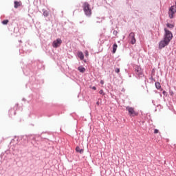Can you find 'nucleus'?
<instances>
[{"label": "nucleus", "instance_id": "nucleus-9", "mask_svg": "<svg viewBox=\"0 0 176 176\" xmlns=\"http://www.w3.org/2000/svg\"><path fill=\"white\" fill-rule=\"evenodd\" d=\"M76 152H78V153L82 154V153H83V152H85V151L82 148L80 149V147L76 146Z\"/></svg>", "mask_w": 176, "mask_h": 176}, {"label": "nucleus", "instance_id": "nucleus-1", "mask_svg": "<svg viewBox=\"0 0 176 176\" xmlns=\"http://www.w3.org/2000/svg\"><path fill=\"white\" fill-rule=\"evenodd\" d=\"M82 8L85 14H86L88 17H90L91 16V8H90V4H89L87 2L83 3Z\"/></svg>", "mask_w": 176, "mask_h": 176}, {"label": "nucleus", "instance_id": "nucleus-22", "mask_svg": "<svg viewBox=\"0 0 176 176\" xmlns=\"http://www.w3.org/2000/svg\"><path fill=\"white\" fill-rule=\"evenodd\" d=\"M93 90H97V88L96 87H92Z\"/></svg>", "mask_w": 176, "mask_h": 176}, {"label": "nucleus", "instance_id": "nucleus-11", "mask_svg": "<svg viewBox=\"0 0 176 176\" xmlns=\"http://www.w3.org/2000/svg\"><path fill=\"white\" fill-rule=\"evenodd\" d=\"M78 69L80 72H81L82 74H84V72L86 71V69L85 67H83L82 66H80L78 67Z\"/></svg>", "mask_w": 176, "mask_h": 176}, {"label": "nucleus", "instance_id": "nucleus-12", "mask_svg": "<svg viewBox=\"0 0 176 176\" xmlns=\"http://www.w3.org/2000/svg\"><path fill=\"white\" fill-rule=\"evenodd\" d=\"M78 56L80 60H83L85 58V55L83 54V52H78Z\"/></svg>", "mask_w": 176, "mask_h": 176}, {"label": "nucleus", "instance_id": "nucleus-5", "mask_svg": "<svg viewBox=\"0 0 176 176\" xmlns=\"http://www.w3.org/2000/svg\"><path fill=\"white\" fill-rule=\"evenodd\" d=\"M176 13V7L175 6H172L168 10V14L170 19H174V14Z\"/></svg>", "mask_w": 176, "mask_h": 176}, {"label": "nucleus", "instance_id": "nucleus-17", "mask_svg": "<svg viewBox=\"0 0 176 176\" xmlns=\"http://www.w3.org/2000/svg\"><path fill=\"white\" fill-rule=\"evenodd\" d=\"M99 94H101L102 96H105V93H104V90L101 89L100 91H99Z\"/></svg>", "mask_w": 176, "mask_h": 176}, {"label": "nucleus", "instance_id": "nucleus-18", "mask_svg": "<svg viewBox=\"0 0 176 176\" xmlns=\"http://www.w3.org/2000/svg\"><path fill=\"white\" fill-rule=\"evenodd\" d=\"M115 72H116V74H119V73L120 72V69L116 68V69H115Z\"/></svg>", "mask_w": 176, "mask_h": 176}, {"label": "nucleus", "instance_id": "nucleus-23", "mask_svg": "<svg viewBox=\"0 0 176 176\" xmlns=\"http://www.w3.org/2000/svg\"><path fill=\"white\" fill-rule=\"evenodd\" d=\"M44 16H47V13L44 12Z\"/></svg>", "mask_w": 176, "mask_h": 176}, {"label": "nucleus", "instance_id": "nucleus-8", "mask_svg": "<svg viewBox=\"0 0 176 176\" xmlns=\"http://www.w3.org/2000/svg\"><path fill=\"white\" fill-rule=\"evenodd\" d=\"M129 41H130V43H131V45H134L136 42L135 41V34H134V32H131L129 34Z\"/></svg>", "mask_w": 176, "mask_h": 176}, {"label": "nucleus", "instance_id": "nucleus-3", "mask_svg": "<svg viewBox=\"0 0 176 176\" xmlns=\"http://www.w3.org/2000/svg\"><path fill=\"white\" fill-rule=\"evenodd\" d=\"M135 74L137 76H139V78H142V76H144V72L140 66H135Z\"/></svg>", "mask_w": 176, "mask_h": 176}, {"label": "nucleus", "instance_id": "nucleus-15", "mask_svg": "<svg viewBox=\"0 0 176 176\" xmlns=\"http://www.w3.org/2000/svg\"><path fill=\"white\" fill-rule=\"evenodd\" d=\"M166 26L168 27V28H174V25L171 23H167Z\"/></svg>", "mask_w": 176, "mask_h": 176}, {"label": "nucleus", "instance_id": "nucleus-4", "mask_svg": "<svg viewBox=\"0 0 176 176\" xmlns=\"http://www.w3.org/2000/svg\"><path fill=\"white\" fill-rule=\"evenodd\" d=\"M126 111H128L130 116H138V113L134 110L133 107H126Z\"/></svg>", "mask_w": 176, "mask_h": 176}, {"label": "nucleus", "instance_id": "nucleus-14", "mask_svg": "<svg viewBox=\"0 0 176 176\" xmlns=\"http://www.w3.org/2000/svg\"><path fill=\"white\" fill-rule=\"evenodd\" d=\"M155 87H156V89H157V90H159V89H160L162 87L160 82H155Z\"/></svg>", "mask_w": 176, "mask_h": 176}, {"label": "nucleus", "instance_id": "nucleus-24", "mask_svg": "<svg viewBox=\"0 0 176 176\" xmlns=\"http://www.w3.org/2000/svg\"><path fill=\"white\" fill-rule=\"evenodd\" d=\"M100 83H101V85H102L104 83V80H101Z\"/></svg>", "mask_w": 176, "mask_h": 176}, {"label": "nucleus", "instance_id": "nucleus-20", "mask_svg": "<svg viewBox=\"0 0 176 176\" xmlns=\"http://www.w3.org/2000/svg\"><path fill=\"white\" fill-rule=\"evenodd\" d=\"M157 133H159V131L157 129H155L154 130V133L157 134Z\"/></svg>", "mask_w": 176, "mask_h": 176}, {"label": "nucleus", "instance_id": "nucleus-2", "mask_svg": "<svg viewBox=\"0 0 176 176\" xmlns=\"http://www.w3.org/2000/svg\"><path fill=\"white\" fill-rule=\"evenodd\" d=\"M164 39L168 41V42H170L171 39H173V33L167 28H164Z\"/></svg>", "mask_w": 176, "mask_h": 176}, {"label": "nucleus", "instance_id": "nucleus-6", "mask_svg": "<svg viewBox=\"0 0 176 176\" xmlns=\"http://www.w3.org/2000/svg\"><path fill=\"white\" fill-rule=\"evenodd\" d=\"M170 43V41H168L166 39H163L160 42L159 47L160 49H163L164 47H166L168 44Z\"/></svg>", "mask_w": 176, "mask_h": 176}, {"label": "nucleus", "instance_id": "nucleus-16", "mask_svg": "<svg viewBox=\"0 0 176 176\" xmlns=\"http://www.w3.org/2000/svg\"><path fill=\"white\" fill-rule=\"evenodd\" d=\"M8 23H9V20H8V19L2 21V24H3L4 25H6V24H8Z\"/></svg>", "mask_w": 176, "mask_h": 176}, {"label": "nucleus", "instance_id": "nucleus-25", "mask_svg": "<svg viewBox=\"0 0 176 176\" xmlns=\"http://www.w3.org/2000/svg\"><path fill=\"white\" fill-rule=\"evenodd\" d=\"M96 104H97V105H100V103L98 102Z\"/></svg>", "mask_w": 176, "mask_h": 176}, {"label": "nucleus", "instance_id": "nucleus-19", "mask_svg": "<svg viewBox=\"0 0 176 176\" xmlns=\"http://www.w3.org/2000/svg\"><path fill=\"white\" fill-rule=\"evenodd\" d=\"M85 57H89V52L88 51H85Z\"/></svg>", "mask_w": 176, "mask_h": 176}, {"label": "nucleus", "instance_id": "nucleus-10", "mask_svg": "<svg viewBox=\"0 0 176 176\" xmlns=\"http://www.w3.org/2000/svg\"><path fill=\"white\" fill-rule=\"evenodd\" d=\"M14 8L15 9H17L19 6H21V1H14Z\"/></svg>", "mask_w": 176, "mask_h": 176}, {"label": "nucleus", "instance_id": "nucleus-7", "mask_svg": "<svg viewBox=\"0 0 176 176\" xmlns=\"http://www.w3.org/2000/svg\"><path fill=\"white\" fill-rule=\"evenodd\" d=\"M61 43H63V41H61L60 38H57L53 41L52 46L53 47L57 48L59 47V46H61Z\"/></svg>", "mask_w": 176, "mask_h": 176}, {"label": "nucleus", "instance_id": "nucleus-21", "mask_svg": "<svg viewBox=\"0 0 176 176\" xmlns=\"http://www.w3.org/2000/svg\"><path fill=\"white\" fill-rule=\"evenodd\" d=\"M162 94H164V96H166V94H167V92L166 91H163Z\"/></svg>", "mask_w": 176, "mask_h": 176}, {"label": "nucleus", "instance_id": "nucleus-13", "mask_svg": "<svg viewBox=\"0 0 176 176\" xmlns=\"http://www.w3.org/2000/svg\"><path fill=\"white\" fill-rule=\"evenodd\" d=\"M118 49V44L115 43L113 45V53L115 54L116 53V50Z\"/></svg>", "mask_w": 176, "mask_h": 176}]
</instances>
